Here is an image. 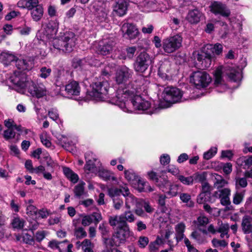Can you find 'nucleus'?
<instances>
[{
  "instance_id": "f257e3e1",
  "label": "nucleus",
  "mask_w": 252,
  "mask_h": 252,
  "mask_svg": "<svg viewBox=\"0 0 252 252\" xmlns=\"http://www.w3.org/2000/svg\"><path fill=\"white\" fill-rule=\"evenodd\" d=\"M144 87L128 86H120L118 88L116 96L110 100L113 104L118 105L124 111L131 112L126 107V101L129 98L134 109L146 111L151 106V103L141 96V93Z\"/></svg>"
},
{
  "instance_id": "f03ea898",
  "label": "nucleus",
  "mask_w": 252,
  "mask_h": 252,
  "mask_svg": "<svg viewBox=\"0 0 252 252\" xmlns=\"http://www.w3.org/2000/svg\"><path fill=\"white\" fill-rule=\"evenodd\" d=\"M59 22L56 20H51L48 23L45 32L49 38H53L52 47L50 49L52 52H70L75 45L76 38L74 33L69 32H65L60 38H54L59 29Z\"/></svg>"
},
{
  "instance_id": "7ed1b4c3",
  "label": "nucleus",
  "mask_w": 252,
  "mask_h": 252,
  "mask_svg": "<svg viewBox=\"0 0 252 252\" xmlns=\"http://www.w3.org/2000/svg\"><path fill=\"white\" fill-rule=\"evenodd\" d=\"M222 45L220 43L206 44L197 54L196 59L202 68H209L211 66L214 54L220 55L222 53Z\"/></svg>"
},
{
  "instance_id": "20e7f679",
  "label": "nucleus",
  "mask_w": 252,
  "mask_h": 252,
  "mask_svg": "<svg viewBox=\"0 0 252 252\" xmlns=\"http://www.w3.org/2000/svg\"><path fill=\"white\" fill-rule=\"evenodd\" d=\"M224 75H227L229 80L233 82L239 81L242 78L241 71L239 68L219 66L214 73V84L216 87L222 86L224 88H226L222 78V76Z\"/></svg>"
},
{
  "instance_id": "39448f33",
  "label": "nucleus",
  "mask_w": 252,
  "mask_h": 252,
  "mask_svg": "<svg viewBox=\"0 0 252 252\" xmlns=\"http://www.w3.org/2000/svg\"><path fill=\"white\" fill-rule=\"evenodd\" d=\"M0 60L5 65L15 63L17 68L23 70H31L34 66L33 60L31 58L26 59H18L12 53L3 52L0 54Z\"/></svg>"
},
{
  "instance_id": "423d86ee",
  "label": "nucleus",
  "mask_w": 252,
  "mask_h": 252,
  "mask_svg": "<svg viewBox=\"0 0 252 252\" xmlns=\"http://www.w3.org/2000/svg\"><path fill=\"white\" fill-rule=\"evenodd\" d=\"M109 89V84L106 80L95 82L93 85L91 95L96 100H104L108 97Z\"/></svg>"
},
{
  "instance_id": "0eeeda50",
  "label": "nucleus",
  "mask_w": 252,
  "mask_h": 252,
  "mask_svg": "<svg viewBox=\"0 0 252 252\" xmlns=\"http://www.w3.org/2000/svg\"><path fill=\"white\" fill-rule=\"evenodd\" d=\"M183 38L179 34H176L165 38L162 41V48L165 52L172 53L182 46Z\"/></svg>"
},
{
  "instance_id": "6e6552de",
  "label": "nucleus",
  "mask_w": 252,
  "mask_h": 252,
  "mask_svg": "<svg viewBox=\"0 0 252 252\" xmlns=\"http://www.w3.org/2000/svg\"><path fill=\"white\" fill-rule=\"evenodd\" d=\"M163 99L168 103H175L186 99L183 97L182 92L179 89L173 87L165 88L163 92Z\"/></svg>"
},
{
  "instance_id": "1a4fd4ad",
  "label": "nucleus",
  "mask_w": 252,
  "mask_h": 252,
  "mask_svg": "<svg viewBox=\"0 0 252 252\" xmlns=\"http://www.w3.org/2000/svg\"><path fill=\"white\" fill-rule=\"evenodd\" d=\"M190 82L197 88L207 87L211 81L210 75L205 71L198 70L190 75Z\"/></svg>"
},
{
  "instance_id": "9d476101",
  "label": "nucleus",
  "mask_w": 252,
  "mask_h": 252,
  "mask_svg": "<svg viewBox=\"0 0 252 252\" xmlns=\"http://www.w3.org/2000/svg\"><path fill=\"white\" fill-rule=\"evenodd\" d=\"M11 82L17 87L18 92L24 93L27 90L29 83L31 80L28 79L27 75L23 72H15L11 78Z\"/></svg>"
},
{
  "instance_id": "9b49d317",
  "label": "nucleus",
  "mask_w": 252,
  "mask_h": 252,
  "mask_svg": "<svg viewBox=\"0 0 252 252\" xmlns=\"http://www.w3.org/2000/svg\"><path fill=\"white\" fill-rule=\"evenodd\" d=\"M130 229L128 224H126L120 228H117L115 233L113 235L111 245L112 246H119L124 244L126 239L130 236Z\"/></svg>"
},
{
  "instance_id": "f8f14e48",
  "label": "nucleus",
  "mask_w": 252,
  "mask_h": 252,
  "mask_svg": "<svg viewBox=\"0 0 252 252\" xmlns=\"http://www.w3.org/2000/svg\"><path fill=\"white\" fill-rule=\"evenodd\" d=\"M152 58L146 52H141L136 58L134 64V69L140 73L144 72L152 64Z\"/></svg>"
},
{
  "instance_id": "ddd939ff",
  "label": "nucleus",
  "mask_w": 252,
  "mask_h": 252,
  "mask_svg": "<svg viewBox=\"0 0 252 252\" xmlns=\"http://www.w3.org/2000/svg\"><path fill=\"white\" fill-rule=\"evenodd\" d=\"M27 90L31 96L38 98L45 96L47 94V89L42 83H36L32 81L29 83Z\"/></svg>"
},
{
  "instance_id": "4468645a",
  "label": "nucleus",
  "mask_w": 252,
  "mask_h": 252,
  "mask_svg": "<svg viewBox=\"0 0 252 252\" xmlns=\"http://www.w3.org/2000/svg\"><path fill=\"white\" fill-rule=\"evenodd\" d=\"M230 194L231 190L228 188L218 189L214 193V196L220 199V204L226 206L225 210H230L232 208L230 200Z\"/></svg>"
},
{
  "instance_id": "2eb2a0df",
  "label": "nucleus",
  "mask_w": 252,
  "mask_h": 252,
  "mask_svg": "<svg viewBox=\"0 0 252 252\" xmlns=\"http://www.w3.org/2000/svg\"><path fill=\"white\" fill-rule=\"evenodd\" d=\"M210 11L215 15H220L223 17L228 18L231 15L230 10L226 5L219 1L211 2L210 6Z\"/></svg>"
},
{
  "instance_id": "dca6fc26",
  "label": "nucleus",
  "mask_w": 252,
  "mask_h": 252,
  "mask_svg": "<svg viewBox=\"0 0 252 252\" xmlns=\"http://www.w3.org/2000/svg\"><path fill=\"white\" fill-rule=\"evenodd\" d=\"M132 71L126 66L121 67L117 70L115 80L118 84H125L130 78L131 77Z\"/></svg>"
},
{
  "instance_id": "f3484780",
  "label": "nucleus",
  "mask_w": 252,
  "mask_h": 252,
  "mask_svg": "<svg viewBox=\"0 0 252 252\" xmlns=\"http://www.w3.org/2000/svg\"><path fill=\"white\" fill-rule=\"evenodd\" d=\"M121 31L123 36L129 39L136 38L139 33L135 26L128 23H125L122 25Z\"/></svg>"
},
{
  "instance_id": "a211bd4d",
  "label": "nucleus",
  "mask_w": 252,
  "mask_h": 252,
  "mask_svg": "<svg viewBox=\"0 0 252 252\" xmlns=\"http://www.w3.org/2000/svg\"><path fill=\"white\" fill-rule=\"evenodd\" d=\"M116 43L112 39L104 40L99 45L98 51L102 55H107L114 49Z\"/></svg>"
},
{
  "instance_id": "6ab92c4d",
  "label": "nucleus",
  "mask_w": 252,
  "mask_h": 252,
  "mask_svg": "<svg viewBox=\"0 0 252 252\" xmlns=\"http://www.w3.org/2000/svg\"><path fill=\"white\" fill-rule=\"evenodd\" d=\"M112 8L113 11L116 15L123 16L126 13L127 4L125 0H114Z\"/></svg>"
},
{
  "instance_id": "aec40b11",
  "label": "nucleus",
  "mask_w": 252,
  "mask_h": 252,
  "mask_svg": "<svg viewBox=\"0 0 252 252\" xmlns=\"http://www.w3.org/2000/svg\"><path fill=\"white\" fill-rule=\"evenodd\" d=\"M125 177L130 184H137L139 187L140 185H147L132 169L126 170L125 171Z\"/></svg>"
},
{
  "instance_id": "412c9836",
  "label": "nucleus",
  "mask_w": 252,
  "mask_h": 252,
  "mask_svg": "<svg viewBox=\"0 0 252 252\" xmlns=\"http://www.w3.org/2000/svg\"><path fill=\"white\" fill-rule=\"evenodd\" d=\"M241 227L245 234L251 233L252 236V217L245 215L242 219Z\"/></svg>"
},
{
  "instance_id": "4be33fe9",
  "label": "nucleus",
  "mask_w": 252,
  "mask_h": 252,
  "mask_svg": "<svg viewBox=\"0 0 252 252\" xmlns=\"http://www.w3.org/2000/svg\"><path fill=\"white\" fill-rule=\"evenodd\" d=\"M170 63L167 60L160 62L158 69V74L163 79H168L169 76L168 73L170 70Z\"/></svg>"
},
{
  "instance_id": "5701e85b",
  "label": "nucleus",
  "mask_w": 252,
  "mask_h": 252,
  "mask_svg": "<svg viewBox=\"0 0 252 252\" xmlns=\"http://www.w3.org/2000/svg\"><path fill=\"white\" fill-rule=\"evenodd\" d=\"M65 91L68 95H78L80 92V87L77 82L72 81L65 85Z\"/></svg>"
},
{
  "instance_id": "b1692460",
  "label": "nucleus",
  "mask_w": 252,
  "mask_h": 252,
  "mask_svg": "<svg viewBox=\"0 0 252 252\" xmlns=\"http://www.w3.org/2000/svg\"><path fill=\"white\" fill-rule=\"evenodd\" d=\"M95 174L104 181H117V178L115 177L113 173L104 169L101 166L98 168V171Z\"/></svg>"
},
{
  "instance_id": "393cba45",
  "label": "nucleus",
  "mask_w": 252,
  "mask_h": 252,
  "mask_svg": "<svg viewBox=\"0 0 252 252\" xmlns=\"http://www.w3.org/2000/svg\"><path fill=\"white\" fill-rule=\"evenodd\" d=\"M109 223L112 227H117L120 228L121 226L127 224L123 219V217L121 215L118 216H110L109 217Z\"/></svg>"
},
{
  "instance_id": "a878e982",
  "label": "nucleus",
  "mask_w": 252,
  "mask_h": 252,
  "mask_svg": "<svg viewBox=\"0 0 252 252\" xmlns=\"http://www.w3.org/2000/svg\"><path fill=\"white\" fill-rule=\"evenodd\" d=\"M202 16V14L197 9L190 10L187 16V20L191 24L198 23Z\"/></svg>"
},
{
  "instance_id": "bb28decb",
  "label": "nucleus",
  "mask_w": 252,
  "mask_h": 252,
  "mask_svg": "<svg viewBox=\"0 0 252 252\" xmlns=\"http://www.w3.org/2000/svg\"><path fill=\"white\" fill-rule=\"evenodd\" d=\"M31 14L32 19L35 22L40 20L43 15V8L42 5L37 6L31 10Z\"/></svg>"
},
{
  "instance_id": "cd10ccee",
  "label": "nucleus",
  "mask_w": 252,
  "mask_h": 252,
  "mask_svg": "<svg viewBox=\"0 0 252 252\" xmlns=\"http://www.w3.org/2000/svg\"><path fill=\"white\" fill-rule=\"evenodd\" d=\"M196 202L200 204H203L207 202L213 203L215 200H212L210 194L201 192L197 196Z\"/></svg>"
},
{
  "instance_id": "c85d7f7f",
  "label": "nucleus",
  "mask_w": 252,
  "mask_h": 252,
  "mask_svg": "<svg viewBox=\"0 0 252 252\" xmlns=\"http://www.w3.org/2000/svg\"><path fill=\"white\" fill-rule=\"evenodd\" d=\"M63 173L67 178L73 183L77 182L79 179L77 174L75 173L68 167H64L63 168Z\"/></svg>"
},
{
  "instance_id": "c756f323",
  "label": "nucleus",
  "mask_w": 252,
  "mask_h": 252,
  "mask_svg": "<svg viewBox=\"0 0 252 252\" xmlns=\"http://www.w3.org/2000/svg\"><path fill=\"white\" fill-rule=\"evenodd\" d=\"M185 225L184 223H180L175 226L176 238L177 242L181 241L184 238V231L185 230Z\"/></svg>"
},
{
  "instance_id": "7c9ffc66",
  "label": "nucleus",
  "mask_w": 252,
  "mask_h": 252,
  "mask_svg": "<svg viewBox=\"0 0 252 252\" xmlns=\"http://www.w3.org/2000/svg\"><path fill=\"white\" fill-rule=\"evenodd\" d=\"M150 179L155 182L157 184V185L159 187L162 186H164L168 185L169 183L168 181L166 179H163V181H161L160 180L158 177V175L156 173L151 171L148 173Z\"/></svg>"
},
{
  "instance_id": "2f4dec72",
  "label": "nucleus",
  "mask_w": 252,
  "mask_h": 252,
  "mask_svg": "<svg viewBox=\"0 0 252 252\" xmlns=\"http://www.w3.org/2000/svg\"><path fill=\"white\" fill-rule=\"evenodd\" d=\"M85 183L82 182L75 186L73 191L76 197L80 198L85 194Z\"/></svg>"
},
{
  "instance_id": "473e14b6",
  "label": "nucleus",
  "mask_w": 252,
  "mask_h": 252,
  "mask_svg": "<svg viewBox=\"0 0 252 252\" xmlns=\"http://www.w3.org/2000/svg\"><path fill=\"white\" fill-rule=\"evenodd\" d=\"M166 197L165 195L163 194H158V198L157 199V202L158 205V207L159 208L160 211L162 213H165L167 208L165 206V199Z\"/></svg>"
},
{
  "instance_id": "72a5a7b5",
  "label": "nucleus",
  "mask_w": 252,
  "mask_h": 252,
  "mask_svg": "<svg viewBox=\"0 0 252 252\" xmlns=\"http://www.w3.org/2000/svg\"><path fill=\"white\" fill-rule=\"evenodd\" d=\"M238 161L242 162V165L243 166L244 169H249L252 167V156L240 158L238 159Z\"/></svg>"
},
{
  "instance_id": "f704fd0d",
  "label": "nucleus",
  "mask_w": 252,
  "mask_h": 252,
  "mask_svg": "<svg viewBox=\"0 0 252 252\" xmlns=\"http://www.w3.org/2000/svg\"><path fill=\"white\" fill-rule=\"evenodd\" d=\"M108 10L103 8H100L97 10L95 15L99 22L105 21L107 18Z\"/></svg>"
},
{
  "instance_id": "c9c22d12",
  "label": "nucleus",
  "mask_w": 252,
  "mask_h": 252,
  "mask_svg": "<svg viewBox=\"0 0 252 252\" xmlns=\"http://www.w3.org/2000/svg\"><path fill=\"white\" fill-rule=\"evenodd\" d=\"M244 195V191H236L233 195V203L235 205H239L241 204L243 201Z\"/></svg>"
},
{
  "instance_id": "e433bc0d",
  "label": "nucleus",
  "mask_w": 252,
  "mask_h": 252,
  "mask_svg": "<svg viewBox=\"0 0 252 252\" xmlns=\"http://www.w3.org/2000/svg\"><path fill=\"white\" fill-rule=\"evenodd\" d=\"M180 198L183 202L186 203L187 206L189 207H193L194 203L191 200V196L189 194L187 193H180Z\"/></svg>"
},
{
  "instance_id": "4c0bfd02",
  "label": "nucleus",
  "mask_w": 252,
  "mask_h": 252,
  "mask_svg": "<svg viewBox=\"0 0 252 252\" xmlns=\"http://www.w3.org/2000/svg\"><path fill=\"white\" fill-rule=\"evenodd\" d=\"M178 179L184 185L187 186L192 185L194 182V178L192 176L185 177L183 175L178 176Z\"/></svg>"
},
{
  "instance_id": "58836bf2",
  "label": "nucleus",
  "mask_w": 252,
  "mask_h": 252,
  "mask_svg": "<svg viewBox=\"0 0 252 252\" xmlns=\"http://www.w3.org/2000/svg\"><path fill=\"white\" fill-rule=\"evenodd\" d=\"M121 215L123 217V219L126 222H133L136 220L135 217L130 210L125 211Z\"/></svg>"
},
{
  "instance_id": "ea45409f",
  "label": "nucleus",
  "mask_w": 252,
  "mask_h": 252,
  "mask_svg": "<svg viewBox=\"0 0 252 252\" xmlns=\"http://www.w3.org/2000/svg\"><path fill=\"white\" fill-rule=\"evenodd\" d=\"M93 247L94 245L91 241L88 239H85L82 242V249L84 252H94L93 250Z\"/></svg>"
},
{
  "instance_id": "a19ab883",
  "label": "nucleus",
  "mask_w": 252,
  "mask_h": 252,
  "mask_svg": "<svg viewBox=\"0 0 252 252\" xmlns=\"http://www.w3.org/2000/svg\"><path fill=\"white\" fill-rule=\"evenodd\" d=\"M136 203V199L132 194H129L126 197V207L127 210H130L131 207Z\"/></svg>"
},
{
  "instance_id": "79ce46f5",
  "label": "nucleus",
  "mask_w": 252,
  "mask_h": 252,
  "mask_svg": "<svg viewBox=\"0 0 252 252\" xmlns=\"http://www.w3.org/2000/svg\"><path fill=\"white\" fill-rule=\"evenodd\" d=\"M100 167V166H96L93 161L91 160H89L87 161L86 164L85 165V168L86 170L94 173H96L98 171V168Z\"/></svg>"
},
{
  "instance_id": "37998d69",
  "label": "nucleus",
  "mask_w": 252,
  "mask_h": 252,
  "mask_svg": "<svg viewBox=\"0 0 252 252\" xmlns=\"http://www.w3.org/2000/svg\"><path fill=\"white\" fill-rule=\"evenodd\" d=\"M212 243L214 247L215 248H224L226 247L228 243L224 240H219L216 238H214L212 240Z\"/></svg>"
},
{
  "instance_id": "c03bdc74",
  "label": "nucleus",
  "mask_w": 252,
  "mask_h": 252,
  "mask_svg": "<svg viewBox=\"0 0 252 252\" xmlns=\"http://www.w3.org/2000/svg\"><path fill=\"white\" fill-rule=\"evenodd\" d=\"M141 5L146 8L148 11L153 10L155 8L156 3L153 0H144Z\"/></svg>"
},
{
  "instance_id": "a18cd8bd",
  "label": "nucleus",
  "mask_w": 252,
  "mask_h": 252,
  "mask_svg": "<svg viewBox=\"0 0 252 252\" xmlns=\"http://www.w3.org/2000/svg\"><path fill=\"white\" fill-rule=\"evenodd\" d=\"M67 240H64L63 242H58L56 240H52L50 241L48 244V247L51 248L53 250H58L60 252H61V250L60 249V245L62 244L63 243L66 242Z\"/></svg>"
},
{
  "instance_id": "49530a36",
  "label": "nucleus",
  "mask_w": 252,
  "mask_h": 252,
  "mask_svg": "<svg viewBox=\"0 0 252 252\" xmlns=\"http://www.w3.org/2000/svg\"><path fill=\"white\" fill-rule=\"evenodd\" d=\"M218 178H216V181L214 183V186L218 189H221L226 185L228 184L227 182L222 179L220 176H218Z\"/></svg>"
},
{
  "instance_id": "de8ad7c7",
  "label": "nucleus",
  "mask_w": 252,
  "mask_h": 252,
  "mask_svg": "<svg viewBox=\"0 0 252 252\" xmlns=\"http://www.w3.org/2000/svg\"><path fill=\"white\" fill-rule=\"evenodd\" d=\"M217 152L216 147H212L209 151L205 152L203 154V158L206 160H209L213 158Z\"/></svg>"
},
{
  "instance_id": "09e8293b",
  "label": "nucleus",
  "mask_w": 252,
  "mask_h": 252,
  "mask_svg": "<svg viewBox=\"0 0 252 252\" xmlns=\"http://www.w3.org/2000/svg\"><path fill=\"white\" fill-rule=\"evenodd\" d=\"M24 220L20 218H15L12 222V226L14 228L21 229L24 225Z\"/></svg>"
},
{
  "instance_id": "8fccbe9b",
  "label": "nucleus",
  "mask_w": 252,
  "mask_h": 252,
  "mask_svg": "<svg viewBox=\"0 0 252 252\" xmlns=\"http://www.w3.org/2000/svg\"><path fill=\"white\" fill-rule=\"evenodd\" d=\"M16 135L13 128H8L3 131V137L6 140H9L14 138Z\"/></svg>"
},
{
  "instance_id": "3c124183",
  "label": "nucleus",
  "mask_w": 252,
  "mask_h": 252,
  "mask_svg": "<svg viewBox=\"0 0 252 252\" xmlns=\"http://www.w3.org/2000/svg\"><path fill=\"white\" fill-rule=\"evenodd\" d=\"M208 223L209 219L205 216H200L197 219L196 224L198 226H204Z\"/></svg>"
},
{
  "instance_id": "603ef678",
  "label": "nucleus",
  "mask_w": 252,
  "mask_h": 252,
  "mask_svg": "<svg viewBox=\"0 0 252 252\" xmlns=\"http://www.w3.org/2000/svg\"><path fill=\"white\" fill-rule=\"evenodd\" d=\"M179 190V186L177 185H170L169 190L166 191L167 194L171 197L176 196Z\"/></svg>"
},
{
  "instance_id": "864d4df0",
  "label": "nucleus",
  "mask_w": 252,
  "mask_h": 252,
  "mask_svg": "<svg viewBox=\"0 0 252 252\" xmlns=\"http://www.w3.org/2000/svg\"><path fill=\"white\" fill-rule=\"evenodd\" d=\"M74 234L77 238L81 239L87 236V232L83 227H79L75 229Z\"/></svg>"
},
{
  "instance_id": "5fc2aeb1",
  "label": "nucleus",
  "mask_w": 252,
  "mask_h": 252,
  "mask_svg": "<svg viewBox=\"0 0 252 252\" xmlns=\"http://www.w3.org/2000/svg\"><path fill=\"white\" fill-rule=\"evenodd\" d=\"M248 183L245 178H237L236 179V188H245L247 186Z\"/></svg>"
},
{
  "instance_id": "6e6d98bb",
  "label": "nucleus",
  "mask_w": 252,
  "mask_h": 252,
  "mask_svg": "<svg viewBox=\"0 0 252 252\" xmlns=\"http://www.w3.org/2000/svg\"><path fill=\"white\" fill-rule=\"evenodd\" d=\"M40 77L42 78L46 79L51 73V69L47 68L46 67H42L40 69Z\"/></svg>"
},
{
  "instance_id": "4d7b16f0",
  "label": "nucleus",
  "mask_w": 252,
  "mask_h": 252,
  "mask_svg": "<svg viewBox=\"0 0 252 252\" xmlns=\"http://www.w3.org/2000/svg\"><path fill=\"white\" fill-rule=\"evenodd\" d=\"M49 117L54 121H57L59 119V113L58 110L55 108H51L48 111Z\"/></svg>"
},
{
  "instance_id": "13d9d810",
  "label": "nucleus",
  "mask_w": 252,
  "mask_h": 252,
  "mask_svg": "<svg viewBox=\"0 0 252 252\" xmlns=\"http://www.w3.org/2000/svg\"><path fill=\"white\" fill-rule=\"evenodd\" d=\"M38 0H27V8L28 10H32L37 6H40L39 4Z\"/></svg>"
},
{
  "instance_id": "bf43d9fd",
  "label": "nucleus",
  "mask_w": 252,
  "mask_h": 252,
  "mask_svg": "<svg viewBox=\"0 0 252 252\" xmlns=\"http://www.w3.org/2000/svg\"><path fill=\"white\" fill-rule=\"evenodd\" d=\"M114 65H107L102 70V75L104 76L108 77L111 75L113 71Z\"/></svg>"
},
{
  "instance_id": "052dcab7",
  "label": "nucleus",
  "mask_w": 252,
  "mask_h": 252,
  "mask_svg": "<svg viewBox=\"0 0 252 252\" xmlns=\"http://www.w3.org/2000/svg\"><path fill=\"white\" fill-rule=\"evenodd\" d=\"M108 191L109 195L113 198H115V197L121 194V190H120V189L110 188L108 189Z\"/></svg>"
},
{
  "instance_id": "680f3d73",
  "label": "nucleus",
  "mask_w": 252,
  "mask_h": 252,
  "mask_svg": "<svg viewBox=\"0 0 252 252\" xmlns=\"http://www.w3.org/2000/svg\"><path fill=\"white\" fill-rule=\"evenodd\" d=\"M93 222L92 216H84L82 220V224L84 226H87L91 224Z\"/></svg>"
},
{
  "instance_id": "e2e57ef3",
  "label": "nucleus",
  "mask_w": 252,
  "mask_h": 252,
  "mask_svg": "<svg viewBox=\"0 0 252 252\" xmlns=\"http://www.w3.org/2000/svg\"><path fill=\"white\" fill-rule=\"evenodd\" d=\"M41 143L46 147L49 148L51 146L52 144L50 140L47 138L46 134H42L40 136Z\"/></svg>"
},
{
  "instance_id": "0e129e2a",
  "label": "nucleus",
  "mask_w": 252,
  "mask_h": 252,
  "mask_svg": "<svg viewBox=\"0 0 252 252\" xmlns=\"http://www.w3.org/2000/svg\"><path fill=\"white\" fill-rule=\"evenodd\" d=\"M23 241L26 244L30 245L34 244V239L32 236L30 234L26 233L23 236Z\"/></svg>"
},
{
  "instance_id": "69168bd1",
  "label": "nucleus",
  "mask_w": 252,
  "mask_h": 252,
  "mask_svg": "<svg viewBox=\"0 0 252 252\" xmlns=\"http://www.w3.org/2000/svg\"><path fill=\"white\" fill-rule=\"evenodd\" d=\"M230 226L228 223L221 222L217 227L218 232H228Z\"/></svg>"
},
{
  "instance_id": "338daca9",
  "label": "nucleus",
  "mask_w": 252,
  "mask_h": 252,
  "mask_svg": "<svg viewBox=\"0 0 252 252\" xmlns=\"http://www.w3.org/2000/svg\"><path fill=\"white\" fill-rule=\"evenodd\" d=\"M136 51V47L135 46L126 48V52L127 58L129 59H132L134 57Z\"/></svg>"
},
{
  "instance_id": "774afa93",
  "label": "nucleus",
  "mask_w": 252,
  "mask_h": 252,
  "mask_svg": "<svg viewBox=\"0 0 252 252\" xmlns=\"http://www.w3.org/2000/svg\"><path fill=\"white\" fill-rule=\"evenodd\" d=\"M47 232L45 231H38L35 234V239L37 241L40 242L44 239Z\"/></svg>"
}]
</instances>
